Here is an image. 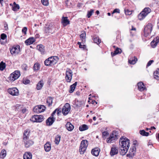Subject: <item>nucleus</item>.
I'll return each mask as SVG.
<instances>
[{
    "instance_id": "obj_37",
    "label": "nucleus",
    "mask_w": 159,
    "mask_h": 159,
    "mask_svg": "<svg viewBox=\"0 0 159 159\" xmlns=\"http://www.w3.org/2000/svg\"><path fill=\"white\" fill-rule=\"evenodd\" d=\"M6 64L5 63H4L3 61H2L0 63V70H3L5 68Z\"/></svg>"
},
{
    "instance_id": "obj_7",
    "label": "nucleus",
    "mask_w": 159,
    "mask_h": 159,
    "mask_svg": "<svg viewBox=\"0 0 159 159\" xmlns=\"http://www.w3.org/2000/svg\"><path fill=\"white\" fill-rule=\"evenodd\" d=\"M20 75V71L16 70L10 74L8 78L10 81H13L17 79Z\"/></svg>"
},
{
    "instance_id": "obj_40",
    "label": "nucleus",
    "mask_w": 159,
    "mask_h": 159,
    "mask_svg": "<svg viewBox=\"0 0 159 159\" xmlns=\"http://www.w3.org/2000/svg\"><path fill=\"white\" fill-rule=\"evenodd\" d=\"M40 66L39 65L38 63H36L34 64V69L35 70H37L39 69L40 68Z\"/></svg>"
},
{
    "instance_id": "obj_47",
    "label": "nucleus",
    "mask_w": 159,
    "mask_h": 159,
    "mask_svg": "<svg viewBox=\"0 0 159 159\" xmlns=\"http://www.w3.org/2000/svg\"><path fill=\"white\" fill-rule=\"evenodd\" d=\"M77 102L79 103H77L76 104V106L77 107H80L84 103L83 101H78Z\"/></svg>"
},
{
    "instance_id": "obj_21",
    "label": "nucleus",
    "mask_w": 159,
    "mask_h": 159,
    "mask_svg": "<svg viewBox=\"0 0 159 159\" xmlns=\"http://www.w3.org/2000/svg\"><path fill=\"white\" fill-rule=\"evenodd\" d=\"M35 41V40L34 38L30 37L26 40L25 41V43L26 45H30L33 43Z\"/></svg>"
},
{
    "instance_id": "obj_42",
    "label": "nucleus",
    "mask_w": 159,
    "mask_h": 159,
    "mask_svg": "<svg viewBox=\"0 0 159 159\" xmlns=\"http://www.w3.org/2000/svg\"><path fill=\"white\" fill-rule=\"evenodd\" d=\"M39 108V105L36 106L34 107L33 109V110L34 112L37 113H39V111H38Z\"/></svg>"
},
{
    "instance_id": "obj_55",
    "label": "nucleus",
    "mask_w": 159,
    "mask_h": 159,
    "mask_svg": "<svg viewBox=\"0 0 159 159\" xmlns=\"http://www.w3.org/2000/svg\"><path fill=\"white\" fill-rule=\"evenodd\" d=\"M4 27L5 30H7L8 29V24L6 22L4 23Z\"/></svg>"
},
{
    "instance_id": "obj_45",
    "label": "nucleus",
    "mask_w": 159,
    "mask_h": 159,
    "mask_svg": "<svg viewBox=\"0 0 159 159\" xmlns=\"http://www.w3.org/2000/svg\"><path fill=\"white\" fill-rule=\"evenodd\" d=\"M41 2L44 5L47 6L48 5V0H41Z\"/></svg>"
},
{
    "instance_id": "obj_35",
    "label": "nucleus",
    "mask_w": 159,
    "mask_h": 159,
    "mask_svg": "<svg viewBox=\"0 0 159 159\" xmlns=\"http://www.w3.org/2000/svg\"><path fill=\"white\" fill-rule=\"evenodd\" d=\"M6 151L4 149H3L1 151L0 153V157L1 158L3 159L6 156Z\"/></svg>"
},
{
    "instance_id": "obj_31",
    "label": "nucleus",
    "mask_w": 159,
    "mask_h": 159,
    "mask_svg": "<svg viewBox=\"0 0 159 159\" xmlns=\"http://www.w3.org/2000/svg\"><path fill=\"white\" fill-rule=\"evenodd\" d=\"M47 102L49 107L51 106L52 102V98L50 97H48L47 98Z\"/></svg>"
},
{
    "instance_id": "obj_12",
    "label": "nucleus",
    "mask_w": 159,
    "mask_h": 159,
    "mask_svg": "<svg viewBox=\"0 0 159 159\" xmlns=\"http://www.w3.org/2000/svg\"><path fill=\"white\" fill-rule=\"evenodd\" d=\"M20 51V47L19 45L15 47H13L10 49L11 54L12 55H16L19 53Z\"/></svg>"
},
{
    "instance_id": "obj_20",
    "label": "nucleus",
    "mask_w": 159,
    "mask_h": 159,
    "mask_svg": "<svg viewBox=\"0 0 159 159\" xmlns=\"http://www.w3.org/2000/svg\"><path fill=\"white\" fill-rule=\"evenodd\" d=\"M100 151V149L98 148H95L92 150L91 153L92 155L95 156H98Z\"/></svg>"
},
{
    "instance_id": "obj_41",
    "label": "nucleus",
    "mask_w": 159,
    "mask_h": 159,
    "mask_svg": "<svg viewBox=\"0 0 159 159\" xmlns=\"http://www.w3.org/2000/svg\"><path fill=\"white\" fill-rule=\"evenodd\" d=\"M86 34L85 31H83L81 32V34L80 35V38L82 39H84L85 38Z\"/></svg>"
},
{
    "instance_id": "obj_28",
    "label": "nucleus",
    "mask_w": 159,
    "mask_h": 159,
    "mask_svg": "<svg viewBox=\"0 0 159 159\" xmlns=\"http://www.w3.org/2000/svg\"><path fill=\"white\" fill-rule=\"evenodd\" d=\"M137 60V58H136L135 57H134L130 58L129 59L128 61L129 63L130 64H134L136 63Z\"/></svg>"
},
{
    "instance_id": "obj_38",
    "label": "nucleus",
    "mask_w": 159,
    "mask_h": 159,
    "mask_svg": "<svg viewBox=\"0 0 159 159\" xmlns=\"http://www.w3.org/2000/svg\"><path fill=\"white\" fill-rule=\"evenodd\" d=\"M39 108L38 111H39V113H40L43 111L45 109V107L43 105H39Z\"/></svg>"
},
{
    "instance_id": "obj_18",
    "label": "nucleus",
    "mask_w": 159,
    "mask_h": 159,
    "mask_svg": "<svg viewBox=\"0 0 159 159\" xmlns=\"http://www.w3.org/2000/svg\"><path fill=\"white\" fill-rule=\"evenodd\" d=\"M118 153V148L117 147L111 148L110 154L112 156L117 154Z\"/></svg>"
},
{
    "instance_id": "obj_9",
    "label": "nucleus",
    "mask_w": 159,
    "mask_h": 159,
    "mask_svg": "<svg viewBox=\"0 0 159 159\" xmlns=\"http://www.w3.org/2000/svg\"><path fill=\"white\" fill-rule=\"evenodd\" d=\"M152 25L151 23H148L144 28V35L147 37L151 34L152 30Z\"/></svg>"
},
{
    "instance_id": "obj_24",
    "label": "nucleus",
    "mask_w": 159,
    "mask_h": 159,
    "mask_svg": "<svg viewBox=\"0 0 159 159\" xmlns=\"http://www.w3.org/2000/svg\"><path fill=\"white\" fill-rule=\"evenodd\" d=\"M32 155L30 152H25L23 155L24 159H31Z\"/></svg>"
},
{
    "instance_id": "obj_26",
    "label": "nucleus",
    "mask_w": 159,
    "mask_h": 159,
    "mask_svg": "<svg viewBox=\"0 0 159 159\" xmlns=\"http://www.w3.org/2000/svg\"><path fill=\"white\" fill-rule=\"evenodd\" d=\"M88 129V125L85 124H83L80 126L79 130L81 131L86 130Z\"/></svg>"
},
{
    "instance_id": "obj_50",
    "label": "nucleus",
    "mask_w": 159,
    "mask_h": 159,
    "mask_svg": "<svg viewBox=\"0 0 159 159\" xmlns=\"http://www.w3.org/2000/svg\"><path fill=\"white\" fill-rule=\"evenodd\" d=\"M1 38L3 40L7 38V35L5 34H2L1 35Z\"/></svg>"
},
{
    "instance_id": "obj_27",
    "label": "nucleus",
    "mask_w": 159,
    "mask_h": 159,
    "mask_svg": "<svg viewBox=\"0 0 159 159\" xmlns=\"http://www.w3.org/2000/svg\"><path fill=\"white\" fill-rule=\"evenodd\" d=\"M121 52V49L119 48H116L114 52H111V55L112 56H114L120 53Z\"/></svg>"
},
{
    "instance_id": "obj_49",
    "label": "nucleus",
    "mask_w": 159,
    "mask_h": 159,
    "mask_svg": "<svg viewBox=\"0 0 159 159\" xmlns=\"http://www.w3.org/2000/svg\"><path fill=\"white\" fill-rule=\"evenodd\" d=\"M134 153H132L131 151H129V153L127 154L126 156L127 157H132L134 156Z\"/></svg>"
},
{
    "instance_id": "obj_32",
    "label": "nucleus",
    "mask_w": 159,
    "mask_h": 159,
    "mask_svg": "<svg viewBox=\"0 0 159 159\" xmlns=\"http://www.w3.org/2000/svg\"><path fill=\"white\" fill-rule=\"evenodd\" d=\"M14 6L12 7V10L14 11H17L20 8L19 5L16 4L15 2L13 3Z\"/></svg>"
},
{
    "instance_id": "obj_34",
    "label": "nucleus",
    "mask_w": 159,
    "mask_h": 159,
    "mask_svg": "<svg viewBox=\"0 0 159 159\" xmlns=\"http://www.w3.org/2000/svg\"><path fill=\"white\" fill-rule=\"evenodd\" d=\"M93 40L94 43H97V44H99L101 42V40L100 39H99L98 37L93 38Z\"/></svg>"
},
{
    "instance_id": "obj_53",
    "label": "nucleus",
    "mask_w": 159,
    "mask_h": 159,
    "mask_svg": "<svg viewBox=\"0 0 159 159\" xmlns=\"http://www.w3.org/2000/svg\"><path fill=\"white\" fill-rule=\"evenodd\" d=\"M30 80H25L23 81V83L25 84H28L30 83Z\"/></svg>"
},
{
    "instance_id": "obj_51",
    "label": "nucleus",
    "mask_w": 159,
    "mask_h": 159,
    "mask_svg": "<svg viewBox=\"0 0 159 159\" xmlns=\"http://www.w3.org/2000/svg\"><path fill=\"white\" fill-rule=\"evenodd\" d=\"M27 29L26 27H24L22 29V33H24L25 34H26V32L27 31Z\"/></svg>"
},
{
    "instance_id": "obj_13",
    "label": "nucleus",
    "mask_w": 159,
    "mask_h": 159,
    "mask_svg": "<svg viewBox=\"0 0 159 159\" xmlns=\"http://www.w3.org/2000/svg\"><path fill=\"white\" fill-rule=\"evenodd\" d=\"M7 91L12 96H17L19 94L18 89L16 88H9L8 89Z\"/></svg>"
},
{
    "instance_id": "obj_19",
    "label": "nucleus",
    "mask_w": 159,
    "mask_h": 159,
    "mask_svg": "<svg viewBox=\"0 0 159 159\" xmlns=\"http://www.w3.org/2000/svg\"><path fill=\"white\" fill-rule=\"evenodd\" d=\"M138 88L139 90L142 91H143L144 90L146 89V88L144 86V84L141 82H139L137 84Z\"/></svg>"
},
{
    "instance_id": "obj_43",
    "label": "nucleus",
    "mask_w": 159,
    "mask_h": 159,
    "mask_svg": "<svg viewBox=\"0 0 159 159\" xmlns=\"http://www.w3.org/2000/svg\"><path fill=\"white\" fill-rule=\"evenodd\" d=\"M151 44L153 48H155L157 46V43L156 42L155 40H153L151 42Z\"/></svg>"
},
{
    "instance_id": "obj_44",
    "label": "nucleus",
    "mask_w": 159,
    "mask_h": 159,
    "mask_svg": "<svg viewBox=\"0 0 159 159\" xmlns=\"http://www.w3.org/2000/svg\"><path fill=\"white\" fill-rule=\"evenodd\" d=\"M129 151H131L132 153H134V154L136 152V148L135 146H133L132 148H130Z\"/></svg>"
},
{
    "instance_id": "obj_3",
    "label": "nucleus",
    "mask_w": 159,
    "mask_h": 159,
    "mask_svg": "<svg viewBox=\"0 0 159 159\" xmlns=\"http://www.w3.org/2000/svg\"><path fill=\"white\" fill-rule=\"evenodd\" d=\"M58 60L57 57H51L45 61L44 64L46 66H51L56 64Z\"/></svg>"
},
{
    "instance_id": "obj_15",
    "label": "nucleus",
    "mask_w": 159,
    "mask_h": 159,
    "mask_svg": "<svg viewBox=\"0 0 159 159\" xmlns=\"http://www.w3.org/2000/svg\"><path fill=\"white\" fill-rule=\"evenodd\" d=\"M61 23L63 27L70 24V21L67 17L62 16L61 18Z\"/></svg>"
},
{
    "instance_id": "obj_56",
    "label": "nucleus",
    "mask_w": 159,
    "mask_h": 159,
    "mask_svg": "<svg viewBox=\"0 0 159 159\" xmlns=\"http://www.w3.org/2000/svg\"><path fill=\"white\" fill-rule=\"evenodd\" d=\"M109 134V133L107 131H104L102 132V136H106Z\"/></svg>"
},
{
    "instance_id": "obj_4",
    "label": "nucleus",
    "mask_w": 159,
    "mask_h": 159,
    "mask_svg": "<svg viewBox=\"0 0 159 159\" xmlns=\"http://www.w3.org/2000/svg\"><path fill=\"white\" fill-rule=\"evenodd\" d=\"M28 134L29 133L27 131H25L23 134V141L25 147L27 148L29 147L34 143V142L32 140L28 139Z\"/></svg>"
},
{
    "instance_id": "obj_33",
    "label": "nucleus",
    "mask_w": 159,
    "mask_h": 159,
    "mask_svg": "<svg viewBox=\"0 0 159 159\" xmlns=\"http://www.w3.org/2000/svg\"><path fill=\"white\" fill-rule=\"evenodd\" d=\"M139 133L141 135L145 136H148L149 134L148 132H146L144 130H140Z\"/></svg>"
},
{
    "instance_id": "obj_29",
    "label": "nucleus",
    "mask_w": 159,
    "mask_h": 159,
    "mask_svg": "<svg viewBox=\"0 0 159 159\" xmlns=\"http://www.w3.org/2000/svg\"><path fill=\"white\" fill-rule=\"evenodd\" d=\"M153 76L154 79L158 80H159V69L154 71L153 73Z\"/></svg>"
},
{
    "instance_id": "obj_61",
    "label": "nucleus",
    "mask_w": 159,
    "mask_h": 159,
    "mask_svg": "<svg viewBox=\"0 0 159 159\" xmlns=\"http://www.w3.org/2000/svg\"><path fill=\"white\" fill-rule=\"evenodd\" d=\"M96 103V104H97V102H96L95 101V100H93L91 102V103L92 104H94V103Z\"/></svg>"
},
{
    "instance_id": "obj_36",
    "label": "nucleus",
    "mask_w": 159,
    "mask_h": 159,
    "mask_svg": "<svg viewBox=\"0 0 159 159\" xmlns=\"http://www.w3.org/2000/svg\"><path fill=\"white\" fill-rule=\"evenodd\" d=\"M54 142L56 144L58 145L60 142V135H57L55 138Z\"/></svg>"
},
{
    "instance_id": "obj_59",
    "label": "nucleus",
    "mask_w": 159,
    "mask_h": 159,
    "mask_svg": "<svg viewBox=\"0 0 159 159\" xmlns=\"http://www.w3.org/2000/svg\"><path fill=\"white\" fill-rule=\"evenodd\" d=\"M26 108H24L22 110V111L23 113H25L26 112Z\"/></svg>"
},
{
    "instance_id": "obj_14",
    "label": "nucleus",
    "mask_w": 159,
    "mask_h": 159,
    "mask_svg": "<svg viewBox=\"0 0 159 159\" xmlns=\"http://www.w3.org/2000/svg\"><path fill=\"white\" fill-rule=\"evenodd\" d=\"M117 136L113 134L110 135L109 137L108 138L107 140V142L108 143H113L117 139Z\"/></svg>"
},
{
    "instance_id": "obj_39",
    "label": "nucleus",
    "mask_w": 159,
    "mask_h": 159,
    "mask_svg": "<svg viewBox=\"0 0 159 159\" xmlns=\"http://www.w3.org/2000/svg\"><path fill=\"white\" fill-rule=\"evenodd\" d=\"M94 11V10L91 9L89 11H88L87 16L88 18H89L90 17L93 13Z\"/></svg>"
},
{
    "instance_id": "obj_6",
    "label": "nucleus",
    "mask_w": 159,
    "mask_h": 159,
    "mask_svg": "<svg viewBox=\"0 0 159 159\" xmlns=\"http://www.w3.org/2000/svg\"><path fill=\"white\" fill-rule=\"evenodd\" d=\"M151 11V9L149 7H146L138 15V17L140 20H142Z\"/></svg>"
},
{
    "instance_id": "obj_17",
    "label": "nucleus",
    "mask_w": 159,
    "mask_h": 159,
    "mask_svg": "<svg viewBox=\"0 0 159 159\" xmlns=\"http://www.w3.org/2000/svg\"><path fill=\"white\" fill-rule=\"evenodd\" d=\"M72 72L71 70L69 69L66 71V78L67 82H70L72 79Z\"/></svg>"
},
{
    "instance_id": "obj_54",
    "label": "nucleus",
    "mask_w": 159,
    "mask_h": 159,
    "mask_svg": "<svg viewBox=\"0 0 159 159\" xmlns=\"http://www.w3.org/2000/svg\"><path fill=\"white\" fill-rule=\"evenodd\" d=\"M120 10L118 9H115L113 11L112 13V14H113L115 13H120Z\"/></svg>"
},
{
    "instance_id": "obj_5",
    "label": "nucleus",
    "mask_w": 159,
    "mask_h": 159,
    "mask_svg": "<svg viewBox=\"0 0 159 159\" xmlns=\"http://www.w3.org/2000/svg\"><path fill=\"white\" fill-rule=\"evenodd\" d=\"M88 141L86 140H83L81 142L80 148L79 152L80 154H84L85 151L88 146Z\"/></svg>"
},
{
    "instance_id": "obj_30",
    "label": "nucleus",
    "mask_w": 159,
    "mask_h": 159,
    "mask_svg": "<svg viewBox=\"0 0 159 159\" xmlns=\"http://www.w3.org/2000/svg\"><path fill=\"white\" fill-rule=\"evenodd\" d=\"M43 85V81L40 80L37 84L36 89L37 90L40 89Z\"/></svg>"
},
{
    "instance_id": "obj_2",
    "label": "nucleus",
    "mask_w": 159,
    "mask_h": 159,
    "mask_svg": "<svg viewBox=\"0 0 159 159\" xmlns=\"http://www.w3.org/2000/svg\"><path fill=\"white\" fill-rule=\"evenodd\" d=\"M56 112L57 115L58 116L60 113V109L59 108L56 109L52 114L51 116L46 120V123L47 125L51 126L53 124L55 120V118L54 117V115Z\"/></svg>"
},
{
    "instance_id": "obj_48",
    "label": "nucleus",
    "mask_w": 159,
    "mask_h": 159,
    "mask_svg": "<svg viewBox=\"0 0 159 159\" xmlns=\"http://www.w3.org/2000/svg\"><path fill=\"white\" fill-rule=\"evenodd\" d=\"M75 87L73 86L72 85H71L70 87V90H69V92L70 93H72L74 90Z\"/></svg>"
},
{
    "instance_id": "obj_1",
    "label": "nucleus",
    "mask_w": 159,
    "mask_h": 159,
    "mask_svg": "<svg viewBox=\"0 0 159 159\" xmlns=\"http://www.w3.org/2000/svg\"><path fill=\"white\" fill-rule=\"evenodd\" d=\"M119 151L120 154L123 156L127 152L129 147L130 140L125 137H121L119 140Z\"/></svg>"
},
{
    "instance_id": "obj_23",
    "label": "nucleus",
    "mask_w": 159,
    "mask_h": 159,
    "mask_svg": "<svg viewBox=\"0 0 159 159\" xmlns=\"http://www.w3.org/2000/svg\"><path fill=\"white\" fill-rule=\"evenodd\" d=\"M66 129L69 131H71L74 129V126L70 122L67 123L66 125Z\"/></svg>"
},
{
    "instance_id": "obj_8",
    "label": "nucleus",
    "mask_w": 159,
    "mask_h": 159,
    "mask_svg": "<svg viewBox=\"0 0 159 159\" xmlns=\"http://www.w3.org/2000/svg\"><path fill=\"white\" fill-rule=\"evenodd\" d=\"M20 75V71L16 70L10 74L8 78L10 81H13L17 79Z\"/></svg>"
},
{
    "instance_id": "obj_11",
    "label": "nucleus",
    "mask_w": 159,
    "mask_h": 159,
    "mask_svg": "<svg viewBox=\"0 0 159 159\" xmlns=\"http://www.w3.org/2000/svg\"><path fill=\"white\" fill-rule=\"evenodd\" d=\"M70 110V104L68 103H66L63 106L62 109V112L64 115H67Z\"/></svg>"
},
{
    "instance_id": "obj_22",
    "label": "nucleus",
    "mask_w": 159,
    "mask_h": 159,
    "mask_svg": "<svg viewBox=\"0 0 159 159\" xmlns=\"http://www.w3.org/2000/svg\"><path fill=\"white\" fill-rule=\"evenodd\" d=\"M37 49L41 52L42 54H44L45 53V50L44 46L42 44L38 45L37 46Z\"/></svg>"
},
{
    "instance_id": "obj_52",
    "label": "nucleus",
    "mask_w": 159,
    "mask_h": 159,
    "mask_svg": "<svg viewBox=\"0 0 159 159\" xmlns=\"http://www.w3.org/2000/svg\"><path fill=\"white\" fill-rule=\"evenodd\" d=\"M154 62L153 60H151L149 61L148 63L147 66L146 67H148L149 66H150L151 64Z\"/></svg>"
},
{
    "instance_id": "obj_57",
    "label": "nucleus",
    "mask_w": 159,
    "mask_h": 159,
    "mask_svg": "<svg viewBox=\"0 0 159 159\" xmlns=\"http://www.w3.org/2000/svg\"><path fill=\"white\" fill-rule=\"evenodd\" d=\"M79 48H83V49L84 50L86 48V46L84 45H82L81 44H80Z\"/></svg>"
},
{
    "instance_id": "obj_25",
    "label": "nucleus",
    "mask_w": 159,
    "mask_h": 159,
    "mask_svg": "<svg viewBox=\"0 0 159 159\" xmlns=\"http://www.w3.org/2000/svg\"><path fill=\"white\" fill-rule=\"evenodd\" d=\"M44 148L46 152H49L51 149V145L49 142H47L44 145Z\"/></svg>"
},
{
    "instance_id": "obj_10",
    "label": "nucleus",
    "mask_w": 159,
    "mask_h": 159,
    "mask_svg": "<svg viewBox=\"0 0 159 159\" xmlns=\"http://www.w3.org/2000/svg\"><path fill=\"white\" fill-rule=\"evenodd\" d=\"M30 120L33 122H40L44 120V118L42 115H34Z\"/></svg>"
},
{
    "instance_id": "obj_62",
    "label": "nucleus",
    "mask_w": 159,
    "mask_h": 159,
    "mask_svg": "<svg viewBox=\"0 0 159 159\" xmlns=\"http://www.w3.org/2000/svg\"><path fill=\"white\" fill-rule=\"evenodd\" d=\"M68 1V0H66L65 1V4H66V5L67 6H68V3H67Z\"/></svg>"
},
{
    "instance_id": "obj_63",
    "label": "nucleus",
    "mask_w": 159,
    "mask_h": 159,
    "mask_svg": "<svg viewBox=\"0 0 159 159\" xmlns=\"http://www.w3.org/2000/svg\"><path fill=\"white\" fill-rule=\"evenodd\" d=\"M77 82H75V83H74L73 84H72V85H73V86H75V87L76 85H77Z\"/></svg>"
},
{
    "instance_id": "obj_46",
    "label": "nucleus",
    "mask_w": 159,
    "mask_h": 159,
    "mask_svg": "<svg viewBox=\"0 0 159 159\" xmlns=\"http://www.w3.org/2000/svg\"><path fill=\"white\" fill-rule=\"evenodd\" d=\"M125 13L126 15H129L131 14L132 12L131 11L129 10L128 9L125 10Z\"/></svg>"
},
{
    "instance_id": "obj_60",
    "label": "nucleus",
    "mask_w": 159,
    "mask_h": 159,
    "mask_svg": "<svg viewBox=\"0 0 159 159\" xmlns=\"http://www.w3.org/2000/svg\"><path fill=\"white\" fill-rule=\"evenodd\" d=\"M137 144V141H134L133 143V146H135Z\"/></svg>"
},
{
    "instance_id": "obj_58",
    "label": "nucleus",
    "mask_w": 159,
    "mask_h": 159,
    "mask_svg": "<svg viewBox=\"0 0 159 159\" xmlns=\"http://www.w3.org/2000/svg\"><path fill=\"white\" fill-rule=\"evenodd\" d=\"M153 40H155L157 44L159 42V37L157 36L156 38L154 39Z\"/></svg>"
},
{
    "instance_id": "obj_64",
    "label": "nucleus",
    "mask_w": 159,
    "mask_h": 159,
    "mask_svg": "<svg viewBox=\"0 0 159 159\" xmlns=\"http://www.w3.org/2000/svg\"><path fill=\"white\" fill-rule=\"evenodd\" d=\"M136 30V28L132 26V28L131 29V30Z\"/></svg>"
},
{
    "instance_id": "obj_16",
    "label": "nucleus",
    "mask_w": 159,
    "mask_h": 159,
    "mask_svg": "<svg viewBox=\"0 0 159 159\" xmlns=\"http://www.w3.org/2000/svg\"><path fill=\"white\" fill-rule=\"evenodd\" d=\"M52 27L51 25H46L44 30V33L46 35H48L49 33H51Z\"/></svg>"
}]
</instances>
